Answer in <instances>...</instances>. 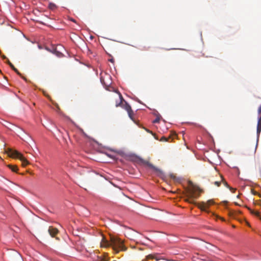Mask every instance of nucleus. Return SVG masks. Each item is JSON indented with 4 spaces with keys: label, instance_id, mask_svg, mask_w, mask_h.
Returning <instances> with one entry per match:
<instances>
[{
    "label": "nucleus",
    "instance_id": "1",
    "mask_svg": "<svg viewBox=\"0 0 261 261\" xmlns=\"http://www.w3.org/2000/svg\"><path fill=\"white\" fill-rule=\"evenodd\" d=\"M101 246L105 247H112L116 253L120 251H125L126 248L123 245V241L117 238H111L110 242L103 240L101 243Z\"/></svg>",
    "mask_w": 261,
    "mask_h": 261
},
{
    "label": "nucleus",
    "instance_id": "2",
    "mask_svg": "<svg viewBox=\"0 0 261 261\" xmlns=\"http://www.w3.org/2000/svg\"><path fill=\"white\" fill-rule=\"evenodd\" d=\"M117 93L118 94L119 101H116L115 106L116 107H121L123 109H124L125 111H127L129 117L135 123H136V120L134 117V113L132 109L130 106L125 101L121 95V94L119 91H116Z\"/></svg>",
    "mask_w": 261,
    "mask_h": 261
},
{
    "label": "nucleus",
    "instance_id": "3",
    "mask_svg": "<svg viewBox=\"0 0 261 261\" xmlns=\"http://www.w3.org/2000/svg\"><path fill=\"white\" fill-rule=\"evenodd\" d=\"M201 190L198 188H192L187 190L186 201L190 203H194L195 199H197L200 195Z\"/></svg>",
    "mask_w": 261,
    "mask_h": 261
},
{
    "label": "nucleus",
    "instance_id": "4",
    "mask_svg": "<svg viewBox=\"0 0 261 261\" xmlns=\"http://www.w3.org/2000/svg\"><path fill=\"white\" fill-rule=\"evenodd\" d=\"M5 152L11 158L19 159L22 162L23 166L25 167L29 164V161L18 151L9 148Z\"/></svg>",
    "mask_w": 261,
    "mask_h": 261
},
{
    "label": "nucleus",
    "instance_id": "5",
    "mask_svg": "<svg viewBox=\"0 0 261 261\" xmlns=\"http://www.w3.org/2000/svg\"><path fill=\"white\" fill-rule=\"evenodd\" d=\"M141 162L143 164L146 165L148 166L149 167H150V168L152 169L156 172V173L157 174V175L159 176H160L161 177L164 176V174L162 170L155 167L152 164L149 163L148 161L143 160H141Z\"/></svg>",
    "mask_w": 261,
    "mask_h": 261
},
{
    "label": "nucleus",
    "instance_id": "6",
    "mask_svg": "<svg viewBox=\"0 0 261 261\" xmlns=\"http://www.w3.org/2000/svg\"><path fill=\"white\" fill-rule=\"evenodd\" d=\"M214 202L213 200H209L207 201L206 202H201L199 203L198 207L202 211H206L207 208L210 206V205L213 204Z\"/></svg>",
    "mask_w": 261,
    "mask_h": 261
},
{
    "label": "nucleus",
    "instance_id": "7",
    "mask_svg": "<svg viewBox=\"0 0 261 261\" xmlns=\"http://www.w3.org/2000/svg\"><path fill=\"white\" fill-rule=\"evenodd\" d=\"M48 231L49 234L52 237H55V236L58 233L59 230L57 228L54 227L53 226H50L48 228Z\"/></svg>",
    "mask_w": 261,
    "mask_h": 261
},
{
    "label": "nucleus",
    "instance_id": "8",
    "mask_svg": "<svg viewBox=\"0 0 261 261\" xmlns=\"http://www.w3.org/2000/svg\"><path fill=\"white\" fill-rule=\"evenodd\" d=\"M260 132H261V115L259 116V117L258 119V121H257V130H256L257 137H259Z\"/></svg>",
    "mask_w": 261,
    "mask_h": 261
},
{
    "label": "nucleus",
    "instance_id": "9",
    "mask_svg": "<svg viewBox=\"0 0 261 261\" xmlns=\"http://www.w3.org/2000/svg\"><path fill=\"white\" fill-rule=\"evenodd\" d=\"M147 259H155L156 261L162 259L163 258L159 257V255L158 254H150L147 256Z\"/></svg>",
    "mask_w": 261,
    "mask_h": 261
},
{
    "label": "nucleus",
    "instance_id": "10",
    "mask_svg": "<svg viewBox=\"0 0 261 261\" xmlns=\"http://www.w3.org/2000/svg\"><path fill=\"white\" fill-rule=\"evenodd\" d=\"M7 63L8 64L10 65V66L11 67V68L15 72H16L18 74H20V73L18 71V70L14 67V66L10 62L9 60H8L7 61Z\"/></svg>",
    "mask_w": 261,
    "mask_h": 261
},
{
    "label": "nucleus",
    "instance_id": "11",
    "mask_svg": "<svg viewBox=\"0 0 261 261\" xmlns=\"http://www.w3.org/2000/svg\"><path fill=\"white\" fill-rule=\"evenodd\" d=\"M8 167L13 172H16L18 170V167L16 166L9 165Z\"/></svg>",
    "mask_w": 261,
    "mask_h": 261
},
{
    "label": "nucleus",
    "instance_id": "12",
    "mask_svg": "<svg viewBox=\"0 0 261 261\" xmlns=\"http://www.w3.org/2000/svg\"><path fill=\"white\" fill-rule=\"evenodd\" d=\"M48 8L50 10H54L55 9H56L57 6H56V5L55 4L50 3L49 4Z\"/></svg>",
    "mask_w": 261,
    "mask_h": 261
},
{
    "label": "nucleus",
    "instance_id": "13",
    "mask_svg": "<svg viewBox=\"0 0 261 261\" xmlns=\"http://www.w3.org/2000/svg\"><path fill=\"white\" fill-rule=\"evenodd\" d=\"M224 178L222 176H221V180L220 181H216L214 182V184L217 187H219L221 185V181H223Z\"/></svg>",
    "mask_w": 261,
    "mask_h": 261
},
{
    "label": "nucleus",
    "instance_id": "14",
    "mask_svg": "<svg viewBox=\"0 0 261 261\" xmlns=\"http://www.w3.org/2000/svg\"><path fill=\"white\" fill-rule=\"evenodd\" d=\"M248 209L249 210V211L251 214L255 215L257 217H259V213L258 212L254 211L250 208H248Z\"/></svg>",
    "mask_w": 261,
    "mask_h": 261
},
{
    "label": "nucleus",
    "instance_id": "15",
    "mask_svg": "<svg viewBox=\"0 0 261 261\" xmlns=\"http://www.w3.org/2000/svg\"><path fill=\"white\" fill-rule=\"evenodd\" d=\"M160 119L159 117H157L153 121V123H159L160 122Z\"/></svg>",
    "mask_w": 261,
    "mask_h": 261
},
{
    "label": "nucleus",
    "instance_id": "16",
    "mask_svg": "<svg viewBox=\"0 0 261 261\" xmlns=\"http://www.w3.org/2000/svg\"><path fill=\"white\" fill-rule=\"evenodd\" d=\"M258 114L260 115H261V105L258 109Z\"/></svg>",
    "mask_w": 261,
    "mask_h": 261
},
{
    "label": "nucleus",
    "instance_id": "17",
    "mask_svg": "<svg viewBox=\"0 0 261 261\" xmlns=\"http://www.w3.org/2000/svg\"><path fill=\"white\" fill-rule=\"evenodd\" d=\"M222 181L223 182V184H224V185L225 186H226V187H228V188H229V187L228 185L227 184V183L225 181H224V180H223V181Z\"/></svg>",
    "mask_w": 261,
    "mask_h": 261
},
{
    "label": "nucleus",
    "instance_id": "18",
    "mask_svg": "<svg viewBox=\"0 0 261 261\" xmlns=\"http://www.w3.org/2000/svg\"><path fill=\"white\" fill-rule=\"evenodd\" d=\"M56 107H57V111H58V112L59 113H60V108H59V107L58 105H57H57H56Z\"/></svg>",
    "mask_w": 261,
    "mask_h": 261
},
{
    "label": "nucleus",
    "instance_id": "19",
    "mask_svg": "<svg viewBox=\"0 0 261 261\" xmlns=\"http://www.w3.org/2000/svg\"><path fill=\"white\" fill-rule=\"evenodd\" d=\"M110 62H112V63H114V60L113 59H109V60Z\"/></svg>",
    "mask_w": 261,
    "mask_h": 261
},
{
    "label": "nucleus",
    "instance_id": "20",
    "mask_svg": "<svg viewBox=\"0 0 261 261\" xmlns=\"http://www.w3.org/2000/svg\"><path fill=\"white\" fill-rule=\"evenodd\" d=\"M2 57L3 59H4L7 58L6 56L5 55H3Z\"/></svg>",
    "mask_w": 261,
    "mask_h": 261
},
{
    "label": "nucleus",
    "instance_id": "21",
    "mask_svg": "<svg viewBox=\"0 0 261 261\" xmlns=\"http://www.w3.org/2000/svg\"><path fill=\"white\" fill-rule=\"evenodd\" d=\"M146 130L147 132H149V133H152V132L149 130L148 129H146Z\"/></svg>",
    "mask_w": 261,
    "mask_h": 261
},
{
    "label": "nucleus",
    "instance_id": "22",
    "mask_svg": "<svg viewBox=\"0 0 261 261\" xmlns=\"http://www.w3.org/2000/svg\"><path fill=\"white\" fill-rule=\"evenodd\" d=\"M108 259L107 258H105V261H107Z\"/></svg>",
    "mask_w": 261,
    "mask_h": 261
},
{
    "label": "nucleus",
    "instance_id": "23",
    "mask_svg": "<svg viewBox=\"0 0 261 261\" xmlns=\"http://www.w3.org/2000/svg\"><path fill=\"white\" fill-rule=\"evenodd\" d=\"M71 20L73 22H75V20L74 19H71Z\"/></svg>",
    "mask_w": 261,
    "mask_h": 261
},
{
    "label": "nucleus",
    "instance_id": "24",
    "mask_svg": "<svg viewBox=\"0 0 261 261\" xmlns=\"http://www.w3.org/2000/svg\"><path fill=\"white\" fill-rule=\"evenodd\" d=\"M1 54V51L0 50V54Z\"/></svg>",
    "mask_w": 261,
    "mask_h": 261
},
{
    "label": "nucleus",
    "instance_id": "25",
    "mask_svg": "<svg viewBox=\"0 0 261 261\" xmlns=\"http://www.w3.org/2000/svg\"><path fill=\"white\" fill-rule=\"evenodd\" d=\"M260 219H261V218H260Z\"/></svg>",
    "mask_w": 261,
    "mask_h": 261
}]
</instances>
